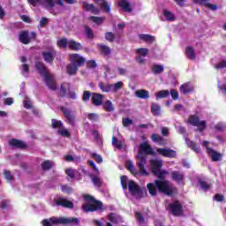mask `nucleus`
<instances>
[{
    "instance_id": "f257e3e1",
    "label": "nucleus",
    "mask_w": 226,
    "mask_h": 226,
    "mask_svg": "<svg viewBox=\"0 0 226 226\" xmlns=\"http://www.w3.org/2000/svg\"><path fill=\"white\" fill-rule=\"evenodd\" d=\"M147 187L152 197H156L158 195V192L168 196L177 193V189H176V187L172 185V183L168 180H154V183L147 184Z\"/></svg>"
},
{
    "instance_id": "f03ea898",
    "label": "nucleus",
    "mask_w": 226,
    "mask_h": 226,
    "mask_svg": "<svg viewBox=\"0 0 226 226\" xmlns=\"http://www.w3.org/2000/svg\"><path fill=\"white\" fill-rule=\"evenodd\" d=\"M143 154H154V151L153 150V147L145 141L139 145L137 155L136 164L138 169L140 170V174L142 176H149V172L146 170V165L147 164V158Z\"/></svg>"
},
{
    "instance_id": "7ed1b4c3",
    "label": "nucleus",
    "mask_w": 226,
    "mask_h": 226,
    "mask_svg": "<svg viewBox=\"0 0 226 226\" xmlns=\"http://www.w3.org/2000/svg\"><path fill=\"white\" fill-rule=\"evenodd\" d=\"M120 183L123 190L129 189V192L132 197L135 199H142L144 197V192L140 190V187L133 182V180H128V177L122 176L120 178Z\"/></svg>"
},
{
    "instance_id": "20e7f679",
    "label": "nucleus",
    "mask_w": 226,
    "mask_h": 226,
    "mask_svg": "<svg viewBox=\"0 0 226 226\" xmlns=\"http://www.w3.org/2000/svg\"><path fill=\"white\" fill-rule=\"evenodd\" d=\"M35 69L38 73L42 77L44 82L51 91H56V81L52 78L50 72L47 70V66L42 62H35Z\"/></svg>"
},
{
    "instance_id": "39448f33",
    "label": "nucleus",
    "mask_w": 226,
    "mask_h": 226,
    "mask_svg": "<svg viewBox=\"0 0 226 226\" xmlns=\"http://www.w3.org/2000/svg\"><path fill=\"white\" fill-rule=\"evenodd\" d=\"M84 200L86 203L82 205V209L85 213H93L94 211H102L103 209V203L100 200H94V197L91 195H84Z\"/></svg>"
},
{
    "instance_id": "423d86ee",
    "label": "nucleus",
    "mask_w": 226,
    "mask_h": 226,
    "mask_svg": "<svg viewBox=\"0 0 226 226\" xmlns=\"http://www.w3.org/2000/svg\"><path fill=\"white\" fill-rule=\"evenodd\" d=\"M188 123L189 124H192V126H197L200 132H204V130H206V121L200 120L196 115H191L188 118Z\"/></svg>"
},
{
    "instance_id": "0eeeda50",
    "label": "nucleus",
    "mask_w": 226,
    "mask_h": 226,
    "mask_svg": "<svg viewBox=\"0 0 226 226\" xmlns=\"http://www.w3.org/2000/svg\"><path fill=\"white\" fill-rule=\"evenodd\" d=\"M69 61H70V63H72V64H75L79 68H80V66H84V64H86V57H84L80 54H77V53L70 54Z\"/></svg>"
},
{
    "instance_id": "6e6552de",
    "label": "nucleus",
    "mask_w": 226,
    "mask_h": 226,
    "mask_svg": "<svg viewBox=\"0 0 226 226\" xmlns=\"http://www.w3.org/2000/svg\"><path fill=\"white\" fill-rule=\"evenodd\" d=\"M57 223L61 225H79L80 221L77 217H58Z\"/></svg>"
},
{
    "instance_id": "1a4fd4ad",
    "label": "nucleus",
    "mask_w": 226,
    "mask_h": 226,
    "mask_svg": "<svg viewBox=\"0 0 226 226\" xmlns=\"http://www.w3.org/2000/svg\"><path fill=\"white\" fill-rule=\"evenodd\" d=\"M170 209L174 216H181L183 215V206L179 201L170 204Z\"/></svg>"
},
{
    "instance_id": "9d476101",
    "label": "nucleus",
    "mask_w": 226,
    "mask_h": 226,
    "mask_svg": "<svg viewBox=\"0 0 226 226\" xmlns=\"http://www.w3.org/2000/svg\"><path fill=\"white\" fill-rule=\"evenodd\" d=\"M57 133L65 139H70V137H72V133H70V131L64 127V124L61 120L57 121Z\"/></svg>"
},
{
    "instance_id": "9b49d317",
    "label": "nucleus",
    "mask_w": 226,
    "mask_h": 226,
    "mask_svg": "<svg viewBox=\"0 0 226 226\" xmlns=\"http://www.w3.org/2000/svg\"><path fill=\"white\" fill-rule=\"evenodd\" d=\"M158 154L165 158H176L177 153L170 148H157Z\"/></svg>"
},
{
    "instance_id": "f8f14e48",
    "label": "nucleus",
    "mask_w": 226,
    "mask_h": 226,
    "mask_svg": "<svg viewBox=\"0 0 226 226\" xmlns=\"http://www.w3.org/2000/svg\"><path fill=\"white\" fill-rule=\"evenodd\" d=\"M162 167H163V161L160 159L150 160V170L154 174L162 170Z\"/></svg>"
},
{
    "instance_id": "ddd939ff",
    "label": "nucleus",
    "mask_w": 226,
    "mask_h": 226,
    "mask_svg": "<svg viewBox=\"0 0 226 226\" xmlns=\"http://www.w3.org/2000/svg\"><path fill=\"white\" fill-rule=\"evenodd\" d=\"M65 119H67L68 123L70 124H73L75 123V115H73V113L72 112V110H70V109L62 106L60 107Z\"/></svg>"
},
{
    "instance_id": "4468645a",
    "label": "nucleus",
    "mask_w": 226,
    "mask_h": 226,
    "mask_svg": "<svg viewBox=\"0 0 226 226\" xmlns=\"http://www.w3.org/2000/svg\"><path fill=\"white\" fill-rule=\"evenodd\" d=\"M8 144L11 147L15 149H26L27 147V145L24 141L17 139H10Z\"/></svg>"
},
{
    "instance_id": "2eb2a0df",
    "label": "nucleus",
    "mask_w": 226,
    "mask_h": 226,
    "mask_svg": "<svg viewBox=\"0 0 226 226\" xmlns=\"http://www.w3.org/2000/svg\"><path fill=\"white\" fill-rule=\"evenodd\" d=\"M103 98L105 95L98 93H92V103L94 107H102L103 105Z\"/></svg>"
},
{
    "instance_id": "dca6fc26",
    "label": "nucleus",
    "mask_w": 226,
    "mask_h": 226,
    "mask_svg": "<svg viewBox=\"0 0 226 226\" xmlns=\"http://www.w3.org/2000/svg\"><path fill=\"white\" fill-rule=\"evenodd\" d=\"M57 206H62V207H66L67 209H73L75 205L64 197H59L57 199Z\"/></svg>"
},
{
    "instance_id": "f3484780",
    "label": "nucleus",
    "mask_w": 226,
    "mask_h": 226,
    "mask_svg": "<svg viewBox=\"0 0 226 226\" xmlns=\"http://www.w3.org/2000/svg\"><path fill=\"white\" fill-rule=\"evenodd\" d=\"M19 41L20 43H23V45H29L31 43V38L29 37V31L23 30L19 34Z\"/></svg>"
},
{
    "instance_id": "a211bd4d",
    "label": "nucleus",
    "mask_w": 226,
    "mask_h": 226,
    "mask_svg": "<svg viewBox=\"0 0 226 226\" xmlns=\"http://www.w3.org/2000/svg\"><path fill=\"white\" fill-rule=\"evenodd\" d=\"M209 1L211 0H194V3L200 6H206V8L212 10V11H216L218 10V5L210 4Z\"/></svg>"
},
{
    "instance_id": "6ab92c4d",
    "label": "nucleus",
    "mask_w": 226,
    "mask_h": 226,
    "mask_svg": "<svg viewBox=\"0 0 226 226\" xmlns=\"http://www.w3.org/2000/svg\"><path fill=\"white\" fill-rule=\"evenodd\" d=\"M171 178L175 183H177V185H185V174L180 171H173L171 173Z\"/></svg>"
},
{
    "instance_id": "aec40b11",
    "label": "nucleus",
    "mask_w": 226,
    "mask_h": 226,
    "mask_svg": "<svg viewBox=\"0 0 226 226\" xmlns=\"http://www.w3.org/2000/svg\"><path fill=\"white\" fill-rule=\"evenodd\" d=\"M125 167H126L127 170H129V172H131V174H132V176H139V174L140 176H144V175L140 174L139 168V170H137V168H135V165H133V162L132 161H126Z\"/></svg>"
},
{
    "instance_id": "412c9836",
    "label": "nucleus",
    "mask_w": 226,
    "mask_h": 226,
    "mask_svg": "<svg viewBox=\"0 0 226 226\" xmlns=\"http://www.w3.org/2000/svg\"><path fill=\"white\" fill-rule=\"evenodd\" d=\"M77 72H79V66L75 65V64H72V62H70V64L66 65V73L70 77H73V75H77Z\"/></svg>"
},
{
    "instance_id": "4be33fe9",
    "label": "nucleus",
    "mask_w": 226,
    "mask_h": 226,
    "mask_svg": "<svg viewBox=\"0 0 226 226\" xmlns=\"http://www.w3.org/2000/svg\"><path fill=\"white\" fill-rule=\"evenodd\" d=\"M207 153L212 158L213 162H220L222 160V154L215 151L213 148L207 147Z\"/></svg>"
},
{
    "instance_id": "5701e85b",
    "label": "nucleus",
    "mask_w": 226,
    "mask_h": 226,
    "mask_svg": "<svg viewBox=\"0 0 226 226\" xmlns=\"http://www.w3.org/2000/svg\"><path fill=\"white\" fill-rule=\"evenodd\" d=\"M71 87L70 83L68 82H64L60 85V89L58 91V96L60 98H64L66 96V91H68Z\"/></svg>"
},
{
    "instance_id": "b1692460",
    "label": "nucleus",
    "mask_w": 226,
    "mask_h": 226,
    "mask_svg": "<svg viewBox=\"0 0 226 226\" xmlns=\"http://www.w3.org/2000/svg\"><path fill=\"white\" fill-rule=\"evenodd\" d=\"M185 54L188 59H191V61H195V59H197V53L195 52V49H193V47L192 46H188L185 49Z\"/></svg>"
},
{
    "instance_id": "393cba45",
    "label": "nucleus",
    "mask_w": 226,
    "mask_h": 226,
    "mask_svg": "<svg viewBox=\"0 0 226 226\" xmlns=\"http://www.w3.org/2000/svg\"><path fill=\"white\" fill-rule=\"evenodd\" d=\"M118 5L120 6V8H122V10H124V11H126L127 13H132V11H133L132 9V6L130 5V2H128L127 0H121L118 3Z\"/></svg>"
},
{
    "instance_id": "a878e982",
    "label": "nucleus",
    "mask_w": 226,
    "mask_h": 226,
    "mask_svg": "<svg viewBox=\"0 0 226 226\" xmlns=\"http://www.w3.org/2000/svg\"><path fill=\"white\" fill-rule=\"evenodd\" d=\"M112 146L121 151L124 147V140H118L116 136L112 137Z\"/></svg>"
},
{
    "instance_id": "bb28decb",
    "label": "nucleus",
    "mask_w": 226,
    "mask_h": 226,
    "mask_svg": "<svg viewBox=\"0 0 226 226\" xmlns=\"http://www.w3.org/2000/svg\"><path fill=\"white\" fill-rule=\"evenodd\" d=\"M108 220H109L111 223H120L123 222V217H121V215H117L116 213H110L108 215Z\"/></svg>"
},
{
    "instance_id": "cd10ccee",
    "label": "nucleus",
    "mask_w": 226,
    "mask_h": 226,
    "mask_svg": "<svg viewBox=\"0 0 226 226\" xmlns=\"http://www.w3.org/2000/svg\"><path fill=\"white\" fill-rule=\"evenodd\" d=\"M135 96L141 100H147L149 98V91L144 89L136 90Z\"/></svg>"
},
{
    "instance_id": "c85d7f7f",
    "label": "nucleus",
    "mask_w": 226,
    "mask_h": 226,
    "mask_svg": "<svg viewBox=\"0 0 226 226\" xmlns=\"http://www.w3.org/2000/svg\"><path fill=\"white\" fill-rule=\"evenodd\" d=\"M68 47L69 49H71V50H75V51L82 50V44L73 40H71L68 41Z\"/></svg>"
},
{
    "instance_id": "c756f323",
    "label": "nucleus",
    "mask_w": 226,
    "mask_h": 226,
    "mask_svg": "<svg viewBox=\"0 0 226 226\" xmlns=\"http://www.w3.org/2000/svg\"><path fill=\"white\" fill-rule=\"evenodd\" d=\"M83 7L86 11H91L92 13H100V10L94 6V4H91L87 2L83 3Z\"/></svg>"
},
{
    "instance_id": "7c9ffc66",
    "label": "nucleus",
    "mask_w": 226,
    "mask_h": 226,
    "mask_svg": "<svg viewBox=\"0 0 226 226\" xmlns=\"http://www.w3.org/2000/svg\"><path fill=\"white\" fill-rule=\"evenodd\" d=\"M94 2L97 4H100L102 10H103V11H107L108 13H109L110 11V5L109 4V3H107V0H94Z\"/></svg>"
},
{
    "instance_id": "2f4dec72",
    "label": "nucleus",
    "mask_w": 226,
    "mask_h": 226,
    "mask_svg": "<svg viewBox=\"0 0 226 226\" xmlns=\"http://www.w3.org/2000/svg\"><path fill=\"white\" fill-rule=\"evenodd\" d=\"M42 226H54L57 225V217H51L49 219H44L41 222Z\"/></svg>"
},
{
    "instance_id": "473e14b6",
    "label": "nucleus",
    "mask_w": 226,
    "mask_h": 226,
    "mask_svg": "<svg viewBox=\"0 0 226 226\" xmlns=\"http://www.w3.org/2000/svg\"><path fill=\"white\" fill-rule=\"evenodd\" d=\"M98 87L102 91V93H112V85L104 84L103 82L98 83Z\"/></svg>"
},
{
    "instance_id": "72a5a7b5",
    "label": "nucleus",
    "mask_w": 226,
    "mask_h": 226,
    "mask_svg": "<svg viewBox=\"0 0 226 226\" xmlns=\"http://www.w3.org/2000/svg\"><path fill=\"white\" fill-rule=\"evenodd\" d=\"M193 91V87L190 86V83H185L180 87V93L183 94H187V93H192Z\"/></svg>"
},
{
    "instance_id": "f704fd0d",
    "label": "nucleus",
    "mask_w": 226,
    "mask_h": 226,
    "mask_svg": "<svg viewBox=\"0 0 226 226\" xmlns=\"http://www.w3.org/2000/svg\"><path fill=\"white\" fill-rule=\"evenodd\" d=\"M41 167L44 172L47 170H50L52 167H54V162L50 160L44 161L41 164Z\"/></svg>"
},
{
    "instance_id": "c9c22d12",
    "label": "nucleus",
    "mask_w": 226,
    "mask_h": 226,
    "mask_svg": "<svg viewBox=\"0 0 226 226\" xmlns=\"http://www.w3.org/2000/svg\"><path fill=\"white\" fill-rule=\"evenodd\" d=\"M41 4L44 6L46 10H52V8L56 6L54 0H41Z\"/></svg>"
},
{
    "instance_id": "e433bc0d",
    "label": "nucleus",
    "mask_w": 226,
    "mask_h": 226,
    "mask_svg": "<svg viewBox=\"0 0 226 226\" xmlns=\"http://www.w3.org/2000/svg\"><path fill=\"white\" fill-rule=\"evenodd\" d=\"M139 40L146 41V43H153L154 41V36L149 34H141L139 35Z\"/></svg>"
},
{
    "instance_id": "4c0bfd02",
    "label": "nucleus",
    "mask_w": 226,
    "mask_h": 226,
    "mask_svg": "<svg viewBox=\"0 0 226 226\" xmlns=\"http://www.w3.org/2000/svg\"><path fill=\"white\" fill-rule=\"evenodd\" d=\"M162 13L166 20H168L169 22H174V20H176V15H174V13H172L171 11L168 10H163Z\"/></svg>"
},
{
    "instance_id": "58836bf2",
    "label": "nucleus",
    "mask_w": 226,
    "mask_h": 226,
    "mask_svg": "<svg viewBox=\"0 0 226 226\" xmlns=\"http://www.w3.org/2000/svg\"><path fill=\"white\" fill-rule=\"evenodd\" d=\"M42 57L45 63H53L54 62V55L52 52H45L42 51Z\"/></svg>"
},
{
    "instance_id": "ea45409f",
    "label": "nucleus",
    "mask_w": 226,
    "mask_h": 226,
    "mask_svg": "<svg viewBox=\"0 0 226 226\" xmlns=\"http://www.w3.org/2000/svg\"><path fill=\"white\" fill-rule=\"evenodd\" d=\"M164 67L162 64H154L152 66V72L154 75H160V73H163Z\"/></svg>"
},
{
    "instance_id": "a19ab883",
    "label": "nucleus",
    "mask_w": 226,
    "mask_h": 226,
    "mask_svg": "<svg viewBox=\"0 0 226 226\" xmlns=\"http://www.w3.org/2000/svg\"><path fill=\"white\" fill-rule=\"evenodd\" d=\"M170 95V92L169 90H162L155 94V97L156 100H160L162 98H169Z\"/></svg>"
},
{
    "instance_id": "79ce46f5",
    "label": "nucleus",
    "mask_w": 226,
    "mask_h": 226,
    "mask_svg": "<svg viewBox=\"0 0 226 226\" xmlns=\"http://www.w3.org/2000/svg\"><path fill=\"white\" fill-rule=\"evenodd\" d=\"M60 190L63 193H67V195L73 193V188L69 185H60Z\"/></svg>"
},
{
    "instance_id": "37998d69",
    "label": "nucleus",
    "mask_w": 226,
    "mask_h": 226,
    "mask_svg": "<svg viewBox=\"0 0 226 226\" xmlns=\"http://www.w3.org/2000/svg\"><path fill=\"white\" fill-rule=\"evenodd\" d=\"M123 86H124L123 81H118L115 84H111V93H117V91H119V89H123Z\"/></svg>"
},
{
    "instance_id": "c03bdc74",
    "label": "nucleus",
    "mask_w": 226,
    "mask_h": 226,
    "mask_svg": "<svg viewBox=\"0 0 226 226\" xmlns=\"http://www.w3.org/2000/svg\"><path fill=\"white\" fill-rule=\"evenodd\" d=\"M100 49L104 56H110V54H112V49H110V47L105 44H101Z\"/></svg>"
},
{
    "instance_id": "a18cd8bd",
    "label": "nucleus",
    "mask_w": 226,
    "mask_h": 226,
    "mask_svg": "<svg viewBox=\"0 0 226 226\" xmlns=\"http://www.w3.org/2000/svg\"><path fill=\"white\" fill-rule=\"evenodd\" d=\"M89 177L91 178L92 183L94 185V186H102V180L96 175H89Z\"/></svg>"
},
{
    "instance_id": "49530a36",
    "label": "nucleus",
    "mask_w": 226,
    "mask_h": 226,
    "mask_svg": "<svg viewBox=\"0 0 226 226\" xmlns=\"http://www.w3.org/2000/svg\"><path fill=\"white\" fill-rule=\"evenodd\" d=\"M154 176L158 177V179H165L166 176H169V171L163 170H160L159 171L154 173Z\"/></svg>"
},
{
    "instance_id": "de8ad7c7",
    "label": "nucleus",
    "mask_w": 226,
    "mask_h": 226,
    "mask_svg": "<svg viewBox=\"0 0 226 226\" xmlns=\"http://www.w3.org/2000/svg\"><path fill=\"white\" fill-rule=\"evenodd\" d=\"M65 174L70 177L71 179H73L75 177V175L77 174V170L73 168H68L65 170Z\"/></svg>"
},
{
    "instance_id": "09e8293b",
    "label": "nucleus",
    "mask_w": 226,
    "mask_h": 226,
    "mask_svg": "<svg viewBox=\"0 0 226 226\" xmlns=\"http://www.w3.org/2000/svg\"><path fill=\"white\" fill-rule=\"evenodd\" d=\"M152 112H153L154 116H160V114L162 113V109L160 108V105H158L156 103H153L152 104Z\"/></svg>"
},
{
    "instance_id": "8fccbe9b",
    "label": "nucleus",
    "mask_w": 226,
    "mask_h": 226,
    "mask_svg": "<svg viewBox=\"0 0 226 226\" xmlns=\"http://www.w3.org/2000/svg\"><path fill=\"white\" fill-rule=\"evenodd\" d=\"M186 144L188 147H192V151H194L195 153H200V150L199 149V147H197V145H195L193 141L186 139Z\"/></svg>"
},
{
    "instance_id": "3c124183",
    "label": "nucleus",
    "mask_w": 226,
    "mask_h": 226,
    "mask_svg": "<svg viewBox=\"0 0 226 226\" xmlns=\"http://www.w3.org/2000/svg\"><path fill=\"white\" fill-rule=\"evenodd\" d=\"M137 54H139V56L146 57L149 54V49L146 48H139L137 49Z\"/></svg>"
},
{
    "instance_id": "603ef678",
    "label": "nucleus",
    "mask_w": 226,
    "mask_h": 226,
    "mask_svg": "<svg viewBox=\"0 0 226 226\" xmlns=\"http://www.w3.org/2000/svg\"><path fill=\"white\" fill-rule=\"evenodd\" d=\"M103 107L107 112H112V110H114V106L112 105V102L109 100L106 101Z\"/></svg>"
},
{
    "instance_id": "864d4df0",
    "label": "nucleus",
    "mask_w": 226,
    "mask_h": 226,
    "mask_svg": "<svg viewBox=\"0 0 226 226\" xmlns=\"http://www.w3.org/2000/svg\"><path fill=\"white\" fill-rule=\"evenodd\" d=\"M105 40H107V41H110V43H112V41H114V40H116V34H114V33H112V32H107L105 34Z\"/></svg>"
},
{
    "instance_id": "5fc2aeb1",
    "label": "nucleus",
    "mask_w": 226,
    "mask_h": 226,
    "mask_svg": "<svg viewBox=\"0 0 226 226\" xmlns=\"http://www.w3.org/2000/svg\"><path fill=\"white\" fill-rule=\"evenodd\" d=\"M93 98V94H91V92L85 90L83 92V95H82V100L84 102H89V100Z\"/></svg>"
},
{
    "instance_id": "6e6d98bb",
    "label": "nucleus",
    "mask_w": 226,
    "mask_h": 226,
    "mask_svg": "<svg viewBox=\"0 0 226 226\" xmlns=\"http://www.w3.org/2000/svg\"><path fill=\"white\" fill-rule=\"evenodd\" d=\"M198 183L200 186H201L202 190H209V188H211V185L202 179H199Z\"/></svg>"
},
{
    "instance_id": "4d7b16f0",
    "label": "nucleus",
    "mask_w": 226,
    "mask_h": 226,
    "mask_svg": "<svg viewBox=\"0 0 226 226\" xmlns=\"http://www.w3.org/2000/svg\"><path fill=\"white\" fill-rule=\"evenodd\" d=\"M135 216L136 220L139 222V223H140V225H144V223H146V220L140 212H136Z\"/></svg>"
},
{
    "instance_id": "13d9d810",
    "label": "nucleus",
    "mask_w": 226,
    "mask_h": 226,
    "mask_svg": "<svg viewBox=\"0 0 226 226\" xmlns=\"http://www.w3.org/2000/svg\"><path fill=\"white\" fill-rule=\"evenodd\" d=\"M151 139L153 142H163V138L156 133L151 135Z\"/></svg>"
},
{
    "instance_id": "bf43d9fd",
    "label": "nucleus",
    "mask_w": 226,
    "mask_h": 226,
    "mask_svg": "<svg viewBox=\"0 0 226 226\" xmlns=\"http://www.w3.org/2000/svg\"><path fill=\"white\" fill-rule=\"evenodd\" d=\"M4 176L5 177V179H7V181H13V175H11V171L8 170H4Z\"/></svg>"
},
{
    "instance_id": "052dcab7",
    "label": "nucleus",
    "mask_w": 226,
    "mask_h": 226,
    "mask_svg": "<svg viewBox=\"0 0 226 226\" xmlns=\"http://www.w3.org/2000/svg\"><path fill=\"white\" fill-rule=\"evenodd\" d=\"M98 66V64H96V61L94 60H89L87 62V68H89L90 70H94Z\"/></svg>"
},
{
    "instance_id": "680f3d73",
    "label": "nucleus",
    "mask_w": 226,
    "mask_h": 226,
    "mask_svg": "<svg viewBox=\"0 0 226 226\" xmlns=\"http://www.w3.org/2000/svg\"><path fill=\"white\" fill-rule=\"evenodd\" d=\"M58 47H62V49H66V47H68V41L66 39H60L58 41Z\"/></svg>"
},
{
    "instance_id": "e2e57ef3",
    "label": "nucleus",
    "mask_w": 226,
    "mask_h": 226,
    "mask_svg": "<svg viewBox=\"0 0 226 226\" xmlns=\"http://www.w3.org/2000/svg\"><path fill=\"white\" fill-rule=\"evenodd\" d=\"M170 94L172 100H179V93L176 89H171L170 90Z\"/></svg>"
},
{
    "instance_id": "0e129e2a",
    "label": "nucleus",
    "mask_w": 226,
    "mask_h": 226,
    "mask_svg": "<svg viewBox=\"0 0 226 226\" xmlns=\"http://www.w3.org/2000/svg\"><path fill=\"white\" fill-rule=\"evenodd\" d=\"M92 21L94 22V24H102L103 20H105V18H100V17H92Z\"/></svg>"
},
{
    "instance_id": "69168bd1",
    "label": "nucleus",
    "mask_w": 226,
    "mask_h": 226,
    "mask_svg": "<svg viewBox=\"0 0 226 226\" xmlns=\"http://www.w3.org/2000/svg\"><path fill=\"white\" fill-rule=\"evenodd\" d=\"M215 68H216V70H222L223 68H226V60H222L215 66Z\"/></svg>"
},
{
    "instance_id": "338daca9",
    "label": "nucleus",
    "mask_w": 226,
    "mask_h": 226,
    "mask_svg": "<svg viewBox=\"0 0 226 226\" xmlns=\"http://www.w3.org/2000/svg\"><path fill=\"white\" fill-rule=\"evenodd\" d=\"M49 24V19L48 18H41L40 20V27H46Z\"/></svg>"
},
{
    "instance_id": "774afa93",
    "label": "nucleus",
    "mask_w": 226,
    "mask_h": 226,
    "mask_svg": "<svg viewBox=\"0 0 226 226\" xmlns=\"http://www.w3.org/2000/svg\"><path fill=\"white\" fill-rule=\"evenodd\" d=\"M85 33H86L87 38H93V36H94L93 30H91V28L89 26L85 27Z\"/></svg>"
}]
</instances>
